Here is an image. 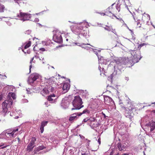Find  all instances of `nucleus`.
<instances>
[{
  "label": "nucleus",
  "mask_w": 155,
  "mask_h": 155,
  "mask_svg": "<svg viewBox=\"0 0 155 155\" xmlns=\"http://www.w3.org/2000/svg\"><path fill=\"white\" fill-rule=\"evenodd\" d=\"M13 99H15L16 96L13 93H9L7 99L5 100L2 103V114L5 116L8 112L9 108L11 107L13 103Z\"/></svg>",
  "instance_id": "obj_1"
},
{
  "label": "nucleus",
  "mask_w": 155,
  "mask_h": 155,
  "mask_svg": "<svg viewBox=\"0 0 155 155\" xmlns=\"http://www.w3.org/2000/svg\"><path fill=\"white\" fill-rule=\"evenodd\" d=\"M84 22L80 23L77 25H75L74 28L71 27V29L75 34L79 35H81L86 37L87 32V30L84 29L83 27L81 25Z\"/></svg>",
  "instance_id": "obj_2"
},
{
  "label": "nucleus",
  "mask_w": 155,
  "mask_h": 155,
  "mask_svg": "<svg viewBox=\"0 0 155 155\" xmlns=\"http://www.w3.org/2000/svg\"><path fill=\"white\" fill-rule=\"evenodd\" d=\"M112 63H114V71L111 75V77L113 78L117 75L120 74V70L122 69L123 68L125 67V65L122 62L119 61H115L113 63H111L110 65H113Z\"/></svg>",
  "instance_id": "obj_3"
},
{
  "label": "nucleus",
  "mask_w": 155,
  "mask_h": 155,
  "mask_svg": "<svg viewBox=\"0 0 155 155\" xmlns=\"http://www.w3.org/2000/svg\"><path fill=\"white\" fill-rule=\"evenodd\" d=\"M18 130V128L12 130H7L4 131L2 134L5 139L11 140L14 138L17 135V132Z\"/></svg>",
  "instance_id": "obj_4"
},
{
  "label": "nucleus",
  "mask_w": 155,
  "mask_h": 155,
  "mask_svg": "<svg viewBox=\"0 0 155 155\" xmlns=\"http://www.w3.org/2000/svg\"><path fill=\"white\" fill-rule=\"evenodd\" d=\"M83 102L80 97L79 96H75L72 102L73 108H71V110H79L84 107L82 105Z\"/></svg>",
  "instance_id": "obj_5"
},
{
  "label": "nucleus",
  "mask_w": 155,
  "mask_h": 155,
  "mask_svg": "<svg viewBox=\"0 0 155 155\" xmlns=\"http://www.w3.org/2000/svg\"><path fill=\"white\" fill-rule=\"evenodd\" d=\"M34 15V14L23 12L20 11L19 13L17 14L16 16L15 17V19H16L24 21L30 20V19Z\"/></svg>",
  "instance_id": "obj_6"
},
{
  "label": "nucleus",
  "mask_w": 155,
  "mask_h": 155,
  "mask_svg": "<svg viewBox=\"0 0 155 155\" xmlns=\"http://www.w3.org/2000/svg\"><path fill=\"white\" fill-rule=\"evenodd\" d=\"M129 52L133 56L132 61L134 63L138 62L142 58V56L140 55V52L139 50H130Z\"/></svg>",
  "instance_id": "obj_7"
},
{
  "label": "nucleus",
  "mask_w": 155,
  "mask_h": 155,
  "mask_svg": "<svg viewBox=\"0 0 155 155\" xmlns=\"http://www.w3.org/2000/svg\"><path fill=\"white\" fill-rule=\"evenodd\" d=\"M127 106V108H125V111L124 114L126 117L129 118L130 120H132L133 117V116L132 115V111L134 110H136L134 106L133 105H130V104H128Z\"/></svg>",
  "instance_id": "obj_8"
},
{
  "label": "nucleus",
  "mask_w": 155,
  "mask_h": 155,
  "mask_svg": "<svg viewBox=\"0 0 155 155\" xmlns=\"http://www.w3.org/2000/svg\"><path fill=\"white\" fill-rule=\"evenodd\" d=\"M54 35L53 39L55 42L58 43H61L63 42L61 33L58 30L53 31Z\"/></svg>",
  "instance_id": "obj_9"
},
{
  "label": "nucleus",
  "mask_w": 155,
  "mask_h": 155,
  "mask_svg": "<svg viewBox=\"0 0 155 155\" xmlns=\"http://www.w3.org/2000/svg\"><path fill=\"white\" fill-rule=\"evenodd\" d=\"M98 59V61L99 63V69L101 72V69H102V71H104L105 72L104 68L105 66L107 64V61L106 60L104 59V58L100 56H97Z\"/></svg>",
  "instance_id": "obj_10"
},
{
  "label": "nucleus",
  "mask_w": 155,
  "mask_h": 155,
  "mask_svg": "<svg viewBox=\"0 0 155 155\" xmlns=\"http://www.w3.org/2000/svg\"><path fill=\"white\" fill-rule=\"evenodd\" d=\"M41 77L38 74L34 73L31 74L29 77L28 83L29 84L36 83L40 80Z\"/></svg>",
  "instance_id": "obj_11"
},
{
  "label": "nucleus",
  "mask_w": 155,
  "mask_h": 155,
  "mask_svg": "<svg viewBox=\"0 0 155 155\" xmlns=\"http://www.w3.org/2000/svg\"><path fill=\"white\" fill-rule=\"evenodd\" d=\"M104 102L107 105H108L111 108H114L115 106L114 101L110 97L106 96L104 97Z\"/></svg>",
  "instance_id": "obj_12"
},
{
  "label": "nucleus",
  "mask_w": 155,
  "mask_h": 155,
  "mask_svg": "<svg viewBox=\"0 0 155 155\" xmlns=\"http://www.w3.org/2000/svg\"><path fill=\"white\" fill-rule=\"evenodd\" d=\"M6 140L2 133L0 134V149H3L7 147L8 145L6 142H4Z\"/></svg>",
  "instance_id": "obj_13"
},
{
  "label": "nucleus",
  "mask_w": 155,
  "mask_h": 155,
  "mask_svg": "<svg viewBox=\"0 0 155 155\" xmlns=\"http://www.w3.org/2000/svg\"><path fill=\"white\" fill-rule=\"evenodd\" d=\"M70 100L69 97H65L63 98L61 103V106L63 108H66L69 106Z\"/></svg>",
  "instance_id": "obj_14"
},
{
  "label": "nucleus",
  "mask_w": 155,
  "mask_h": 155,
  "mask_svg": "<svg viewBox=\"0 0 155 155\" xmlns=\"http://www.w3.org/2000/svg\"><path fill=\"white\" fill-rule=\"evenodd\" d=\"M80 116L78 113H75L71 114L69 117V120L72 123L74 120H77Z\"/></svg>",
  "instance_id": "obj_15"
},
{
  "label": "nucleus",
  "mask_w": 155,
  "mask_h": 155,
  "mask_svg": "<svg viewBox=\"0 0 155 155\" xmlns=\"http://www.w3.org/2000/svg\"><path fill=\"white\" fill-rule=\"evenodd\" d=\"M57 98L58 97L53 94L48 96V100L51 103H55L57 102Z\"/></svg>",
  "instance_id": "obj_16"
},
{
  "label": "nucleus",
  "mask_w": 155,
  "mask_h": 155,
  "mask_svg": "<svg viewBox=\"0 0 155 155\" xmlns=\"http://www.w3.org/2000/svg\"><path fill=\"white\" fill-rule=\"evenodd\" d=\"M70 88V85L68 83H64L63 84L62 87V94H64L67 92Z\"/></svg>",
  "instance_id": "obj_17"
},
{
  "label": "nucleus",
  "mask_w": 155,
  "mask_h": 155,
  "mask_svg": "<svg viewBox=\"0 0 155 155\" xmlns=\"http://www.w3.org/2000/svg\"><path fill=\"white\" fill-rule=\"evenodd\" d=\"M146 126L148 127V128H150V132L153 131L155 129V121H152L147 124Z\"/></svg>",
  "instance_id": "obj_18"
},
{
  "label": "nucleus",
  "mask_w": 155,
  "mask_h": 155,
  "mask_svg": "<svg viewBox=\"0 0 155 155\" xmlns=\"http://www.w3.org/2000/svg\"><path fill=\"white\" fill-rule=\"evenodd\" d=\"M45 79H46V81L48 83V84H50V85L47 86V87H48V90L49 91V92H53L54 91V87H53V86L51 85V84H50V82L51 81V79L49 78V79H46V78H45Z\"/></svg>",
  "instance_id": "obj_19"
},
{
  "label": "nucleus",
  "mask_w": 155,
  "mask_h": 155,
  "mask_svg": "<svg viewBox=\"0 0 155 155\" xmlns=\"http://www.w3.org/2000/svg\"><path fill=\"white\" fill-rule=\"evenodd\" d=\"M127 145L126 144L118 143L117 144L118 149L120 151H124L126 150Z\"/></svg>",
  "instance_id": "obj_20"
},
{
  "label": "nucleus",
  "mask_w": 155,
  "mask_h": 155,
  "mask_svg": "<svg viewBox=\"0 0 155 155\" xmlns=\"http://www.w3.org/2000/svg\"><path fill=\"white\" fill-rule=\"evenodd\" d=\"M48 123V121H43L41 122L40 129L41 133L43 132L44 130V127L46 126Z\"/></svg>",
  "instance_id": "obj_21"
},
{
  "label": "nucleus",
  "mask_w": 155,
  "mask_h": 155,
  "mask_svg": "<svg viewBox=\"0 0 155 155\" xmlns=\"http://www.w3.org/2000/svg\"><path fill=\"white\" fill-rule=\"evenodd\" d=\"M48 87H47V88H45L43 89V90L41 91V94L43 96H45V94H47L49 92V91L48 88Z\"/></svg>",
  "instance_id": "obj_22"
},
{
  "label": "nucleus",
  "mask_w": 155,
  "mask_h": 155,
  "mask_svg": "<svg viewBox=\"0 0 155 155\" xmlns=\"http://www.w3.org/2000/svg\"><path fill=\"white\" fill-rule=\"evenodd\" d=\"M111 8L110 7H109L108 8H107L106 10L107 11H108V12H106V15L108 16H109L110 17H111V15H112L113 16H114L116 17V18L118 19V18H117L115 15L114 14H112L110 11H109V10Z\"/></svg>",
  "instance_id": "obj_23"
},
{
  "label": "nucleus",
  "mask_w": 155,
  "mask_h": 155,
  "mask_svg": "<svg viewBox=\"0 0 155 155\" xmlns=\"http://www.w3.org/2000/svg\"><path fill=\"white\" fill-rule=\"evenodd\" d=\"M90 113V111L89 110L87 109H86L83 110L82 112H79L78 114L80 116L83 114H88Z\"/></svg>",
  "instance_id": "obj_24"
},
{
  "label": "nucleus",
  "mask_w": 155,
  "mask_h": 155,
  "mask_svg": "<svg viewBox=\"0 0 155 155\" xmlns=\"http://www.w3.org/2000/svg\"><path fill=\"white\" fill-rule=\"evenodd\" d=\"M82 96L83 97L85 98H87L89 95V94L88 92L85 90V91H83L82 92Z\"/></svg>",
  "instance_id": "obj_25"
},
{
  "label": "nucleus",
  "mask_w": 155,
  "mask_h": 155,
  "mask_svg": "<svg viewBox=\"0 0 155 155\" xmlns=\"http://www.w3.org/2000/svg\"><path fill=\"white\" fill-rule=\"evenodd\" d=\"M34 146H32L31 145H29V144L27 148L26 149V150L28 152H30L31 150H32L33 149L34 147Z\"/></svg>",
  "instance_id": "obj_26"
},
{
  "label": "nucleus",
  "mask_w": 155,
  "mask_h": 155,
  "mask_svg": "<svg viewBox=\"0 0 155 155\" xmlns=\"http://www.w3.org/2000/svg\"><path fill=\"white\" fill-rule=\"evenodd\" d=\"M36 138L35 137H33L31 138V140L30 142V143H29V145H30L31 144V145L32 146H33L34 147H35V141H36Z\"/></svg>",
  "instance_id": "obj_27"
},
{
  "label": "nucleus",
  "mask_w": 155,
  "mask_h": 155,
  "mask_svg": "<svg viewBox=\"0 0 155 155\" xmlns=\"http://www.w3.org/2000/svg\"><path fill=\"white\" fill-rule=\"evenodd\" d=\"M31 42L30 41H28V43H27L24 46V49H26L27 48H29L31 45Z\"/></svg>",
  "instance_id": "obj_28"
},
{
  "label": "nucleus",
  "mask_w": 155,
  "mask_h": 155,
  "mask_svg": "<svg viewBox=\"0 0 155 155\" xmlns=\"http://www.w3.org/2000/svg\"><path fill=\"white\" fill-rule=\"evenodd\" d=\"M34 57L33 58H31V60L30 61V63L31 64H30V66H29V71H30V73L31 71V68L32 67V63L33 61L34 60Z\"/></svg>",
  "instance_id": "obj_29"
},
{
  "label": "nucleus",
  "mask_w": 155,
  "mask_h": 155,
  "mask_svg": "<svg viewBox=\"0 0 155 155\" xmlns=\"http://www.w3.org/2000/svg\"><path fill=\"white\" fill-rule=\"evenodd\" d=\"M4 6L2 4H0V12H4V10L5 9Z\"/></svg>",
  "instance_id": "obj_30"
},
{
  "label": "nucleus",
  "mask_w": 155,
  "mask_h": 155,
  "mask_svg": "<svg viewBox=\"0 0 155 155\" xmlns=\"http://www.w3.org/2000/svg\"><path fill=\"white\" fill-rule=\"evenodd\" d=\"M104 29L105 30H107L108 31H111L112 29V27L111 26H106V27H105Z\"/></svg>",
  "instance_id": "obj_31"
},
{
  "label": "nucleus",
  "mask_w": 155,
  "mask_h": 155,
  "mask_svg": "<svg viewBox=\"0 0 155 155\" xmlns=\"http://www.w3.org/2000/svg\"><path fill=\"white\" fill-rule=\"evenodd\" d=\"M15 2L17 3L19 5H20V4L23 3L22 0H14Z\"/></svg>",
  "instance_id": "obj_32"
},
{
  "label": "nucleus",
  "mask_w": 155,
  "mask_h": 155,
  "mask_svg": "<svg viewBox=\"0 0 155 155\" xmlns=\"http://www.w3.org/2000/svg\"><path fill=\"white\" fill-rule=\"evenodd\" d=\"M45 148L46 147H44L43 146H41L38 147V151H39L45 149Z\"/></svg>",
  "instance_id": "obj_33"
},
{
  "label": "nucleus",
  "mask_w": 155,
  "mask_h": 155,
  "mask_svg": "<svg viewBox=\"0 0 155 155\" xmlns=\"http://www.w3.org/2000/svg\"><path fill=\"white\" fill-rule=\"evenodd\" d=\"M93 51L94 52V53L95 54H96V55L97 56H99V55H98L97 52H100L101 50H99L94 49V50H93Z\"/></svg>",
  "instance_id": "obj_34"
},
{
  "label": "nucleus",
  "mask_w": 155,
  "mask_h": 155,
  "mask_svg": "<svg viewBox=\"0 0 155 155\" xmlns=\"http://www.w3.org/2000/svg\"><path fill=\"white\" fill-rule=\"evenodd\" d=\"M26 91H27V93L28 94H31V91H32L31 89H29V88H27Z\"/></svg>",
  "instance_id": "obj_35"
},
{
  "label": "nucleus",
  "mask_w": 155,
  "mask_h": 155,
  "mask_svg": "<svg viewBox=\"0 0 155 155\" xmlns=\"http://www.w3.org/2000/svg\"><path fill=\"white\" fill-rule=\"evenodd\" d=\"M31 33V31L30 30H27L25 31V33L27 35H29Z\"/></svg>",
  "instance_id": "obj_36"
},
{
  "label": "nucleus",
  "mask_w": 155,
  "mask_h": 155,
  "mask_svg": "<svg viewBox=\"0 0 155 155\" xmlns=\"http://www.w3.org/2000/svg\"><path fill=\"white\" fill-rule=\"evenodd\" d=\"M89 121L90 122H94L95 120V118L94 117H90L89 118Z\"/></svg>",
  "instance_id": "obj_37"
},
{
  "label": "nucleus",
  "mask_w": 155,
  "mask_h": 155,
  "mask_svg": "<svg viewBox=\"0 0 155 155\" xmlns=\"http://www.w3.org/2000/svg\"><path fill=\"white\" fill-rule=\"evenodd\" d=\"M75 44L76 45L80 46L81 47L82 45H85V44L82 43V44H81L80 43H75Z\"/></svg>",
  "instance_id": "obj_38"
},
{
  "label": "nucleus",
  "mask_w": 155,
  "mask_h": 155,
  "mask_svg": "<svg viewBox=\"0 0 155 155\" xmlns=\"http://www.w3.org/2000/svg\"><path fill=\"white\" fill-rule=\"evenodd\" d=\"M143 16L147 17L148 20H150V17L148 14H144Z\"/></svg>",
  "instance_id": "obj_39"
},
{
  "label": "nucleus",
  "mask_w": 155,
  "mask_h": 155,
  "mask_svg": "<svg viewBox=\"0 0 155 155\" xmlns=\"http://www.w3.org/2000/svg\"><path fill=\"white\" fill-rule=\"evenodd\" d=\"M89 153L88 152H83L81 153V155H89Z\"/></svg>",
  "instance_id": "obj_40"
},
{
  "label": "nucleus",
  "mask_w": 155,
  "mask_h": 155,
  "mask_svg": "<svg viewBox=\"0 0 155 155\" xmlns=\"http://www.w3.org/2000/svg\"><path fill=\"white\" fill-rule=\"evenodd\" d=\"M81 47L83 48H84V49H86L87 50H88L90 48H91L89 47H87V46H84V45H82V46Z\"/></svg>",
  "instance_id": "obj_41"
},
{
  "label": "nucleus",
  "mask_w": 155,
  "mask_h": 155,
  "mask_svg": "<svg viewBox=\"0 0 155 155\" xmlns=\"http://www.w3.org/2000/svg\"><path fill=\"white\" fill-rule=\"evenodd\" d=\"M89 118L88 117H87V118H86L85 119H84L83 121V122H87L88 120H89Z\"/></svg>",
  "instance_id": "obj_42"
},
{
  "label": "nucleus",
  "mask_w": 155,
  "mask_h": 155,
  "mask_svg": "<svg viewBox=\"0 0 155 155\" xmlns=\"http://www.w3.org/2000/svg\"><path fill=\"white\" fill-rule=\"evenodd\" d=\"M145 45V43H142L141 44H140L139 45V46L138 47V48H139L140 47V48L141 47L143 46L144 45Z\"/></svg>",
  "instance_id": "obj_43"
},
{
  "label": "nucleus",
  "mask_w": 155,
  "mask_h": 155,
  "mask_svg": "<svg viewBox=\"0 0 155 155\" xmlns=\"http://www.w3.org/2000/svg\"><path fill=\"white\" fill-rule=\"evenodd\" d=\"M22 51L25 53H26L27 52V53L28 54H29L30 53L28 51H27V52H26L24 50V49H23V48H22Z\"/></svg>",
  "instance_id": "obj_44"
},
{
  "label": "nucleus",
  "mask_w": 155,
  "mask_h": 155,
  "mask_svg": "<svg viewBox=\"0 0 155 155\" xmlns=\"http://www.w3.org/2000/svg\"><path fill=\"white\" fill-rule=\"evenodd\" d=\"M6 23L8 25H9V26H10L12 25V23L10 21H7L6 22Z\"/></svg>",
  "instance_id": "obj_45"
},
{
  "label": "nucleus",
  "mask_w": 155,
  "mask_h": 155,
  "mask_svg": "<svg viewBox=\"0 0 155 155\" xmlns=\"http://www.w3.org/2000/svg\"><path fill=\"white\" fill-rule=\"evenodd\" d=\"M39 21V19L38 18H36L34 20V21L35 22H38Z\"/></svg>",
  "instance_id": "obj_46"
},
{
  "label": "nucleus",
  "mask_w": 155,
  "mask_h": 155,
  "mask_svg": "<svg viewBox=\"0 0 155 155\" xmlns=\"http://www.w3.org/2000/svg\"><path fill=\"white\" fill-rule=\"evenodd\" d=\"M137 26L139 27H140L141 26V25L140 24V22H138L137 23Z\"/></svg>",
  "instance_id": "obj_47"
},
{
  "label": "nucleus",
  "mask_w": 155,
  "mask_h": 155,
  "mask_svg": "<svg viewBox=\"0 0 155 155\" xmlns=\"http://www.w3.org/2000/svg\"><path fill=\"white\" fill-rule=\"evenodd\" d=\"M39 49L40 50L42 51H45V49L44 48H41Z\"/></svg>",
  "instance_id": "obj_48"
},
{
  "label": "nucleus",
  "mask_w": 155,
  "mask_h": 155,
  "mask_svg": "<svg viewBox=\"0 0 155 155\" xmlns=\"http://www.w3.org/2000/svg\"><path fill=\"white\" fill-rule=\"evenodd\" d=\"M79 136H80V137H81V138L82 139H84L85 138L84 136H83L81 134L79 135Z\"/></svg>",
  "instance_id": "obj_49"
},
{
  "label": "nucleus",
  "mask_w": 155,
  "mask_h": 155,
  "mask_svg": "<svg viewBox=\"0 0 155 155\" xmlns=\"http://www.w3.org/2000/svg\"><path fill=\"white\" fill-rule=\"evenodd\" d=\"M3 97V95L2 94L0 95V101H1Z\"/></svg>",
  "instance_id": "obj_50"
},
{
  "label": "nucleus",
  "mask_w": 155,
  "mask_h": 155,
  "mask_svg": "<svg viewBox=\"0 0 155 155\" xmlns=\"http://www.w3.org/2000/svg\"><path fill=\"white\" fill-rule=\"evenodd\" d=\"M101 15H106V13H99Z\"/></svg>",
  "instance_id": "obj_51"
},
{
  "label": "nucleus",
  "mask_w": 155,
  "mask_h": 155,
  "mask_svg": "<svg viewBox=\"0 0 155 155\" xmlns=\"http://www.w3.org/2000/svg\"><path fill=\"white\" fill-rule=\"evenodd\" d=\"M86 23L87 24V25H85V26L86 28H87L89 26L88 23L87 22H86Z\"/></svg>",
  "instance_id": "obj_52"
},
{
  "label": "nucleus",
  "mask_w": 155,
  "mask_h": 155,
  "mask_svg": "<svg viewBox=\"0 0 155 155\" xmlns=\"http://www.w3.org/2000/svg\"><path fill=\"white\" fill-rule=\"evenodd\" d=\"M98 142L99 143V144H101V139L100 138H99L98 140Z\"/></svg>",
  "instance_id": "obj_53"
},
{
  "label": "nucleus",
  "mask_w": 155,
  "mask_h": 155,
  "mask_svg": "<svg viewBox=\"0 0 155 155\" xmlns=\"http://www.w3.org/2000/svg\"><path fill=\"white\" fill-rule=\"evenodd\" d=\"M23 101H24V102L25 103H27L28 102V101L26 99H24Z\"/></svg>",
  "instance_id": "obj_54"
},
{
  "label": "nucleus",
  "mask_w": 155,
  "mask_h": 155,
  "mask_svg": "<svg viewBox=\"0 0 155 155\" xmlns=\"http://www.w3.org/2000/svg\"><path fill=\"white\" fill-rule=\"evenodd\" d=\"M34 58H35L36 59H38L39 58V56L37 55H35L34 56Z\"/></svg>",
  "instance_id": "obj_55"
},
{
  "label": "nucleus",
  "mask_w": 155,
  "mask_h": 155,
  "mask_svg": "<svg viewBox=\"0 0 155 155\" xmlns=\"http://www.w3.org/2000/svg\"><path fill=\"white\" fill-rule=\"evenodd\" d=\"M14 115V112L10 113V115L11 116H13Z\"/></svg>",
  "instance_id": "obj_56"
},
{
  "label": "nucleus",
  "mask_w": 155,
  "mask_h": 155,
  "mask_svg": "<svg viewBox=\"0 0 155 155\" xmlns=\"http://www.w3.org/2000/svg\"><path fill=\"white\" fill-rule=\"evenodd\" d=\"M90 142V141L88 140L87 143L86 144V146H89V142Z\"/></svg>",
  "instance_id": "obj_57"
},
{
  "label": "nucleus",
  "mask_w": 155,
  "mask_h": 155,
  "mask_svg": "<svg viewBox=\"0 0 155 155\" xmlns=\"http://www.w3.org/2000/svg\"><path fill=\"white\" fill-rule=\"evenodd\" d=\"M125 80L127 81H128L129 80V78L128 77H126L125 78Z\"/></svg>",
  "instance_id": "obj_58"
},
{
  "label": "nucleus",
  "mask_w": 155,
  "mask_h": 155,
  "mask_svg": "<svg viewBox=\"0 0 155 155\" xmlns=\"http://www.w3.org/2000/svg\"><path fill=\"white\" fill-rule=\"evenodd\" d=\"M3 86V84L0 83V88L2 87V86Z\"/></svg>",
  "instance_id": "obj_59"
},
{
  "label": "nucleus",
  "mask_w": 155,
  "mask_h": 155,
  "mask_svg": "<svg viewBox=\"0 0 155 155\" xmlns=\"http://www.w3.org/2000/svg\"><path fill=\"white\" fill-rule=\"evenodd\" d=\"M38 26L39 27H41L42 26V25L41 24H40L39 23H38Z\"/></svg>",
  "instance_id": "obj_60"
},
{
  "label": "nucleus",
  "mask_w": 155,
  "mask_h": 155,
  "mask_svg": "<svg viewBox=\"0 0 155 155\" xmlns=\"http://www.w3.org/2000/svg\"><path fill=\"white\" fill-rule=\"evenodd\" d=\"M119 104H123V103L120 100H119Z\"/></svg>",
  "instance_id": "obj_61"
},
{
  "label": "nucleus",
  "mask_w": 155,
  "mask_h": 155,
  "mask_svg": "<svg viewBox=\"0 0 155 155\" xmlns=\"http://www.w3.org/2000/svg\"><path fill=\"white\" fill-rule=\"evenodd\" d=\"M39 58V59L40 60H43L44 59V58Z\"/></svg>",
  "instance_id": "obj_62"
},
{
  "label": "nucleus",
  "mask_w": 155,
  "mask_h": 155,
  "mask_svg": "<svg viewBox=\"0 0 155 155\" xmlns=\"http://www.w3.org/2000/svg\"><path fill=\"white\" fill-rule=\"evenodd\" d=\"M112 32H113L114 33L115 32V30L114 29V30H113L112 29L111 31Z\"/></svg>",
  "instance_id": "obj_63"
},
{
  "label": "nucleus",
  "mask_w": 155,
  "mask_h": 155,
  "mask_svg": "<svg viewBox=\"0 0 155 155\" xmlns=\"http://www.w3.org/2000/svg\"><path fill=\"white\" fill-rule=\"evenodd\" d=\"M48 102L45 103V104L47 106H48L47 105H48Z\"/></svg>",
  "instance_id": "obj_64"
}]
</instances>
